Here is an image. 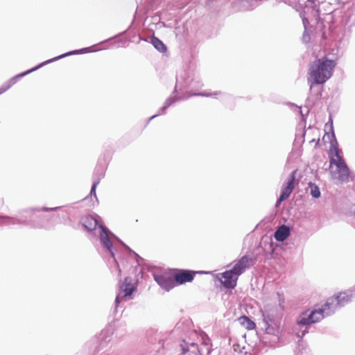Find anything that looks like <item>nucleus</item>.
Masks as SVG:
<instances>
[{
    "mask_svg": "<svg viewBox=\"0 0 355 355\" xmlns=\"http://www.w3.org/2000/svg\"><path fill=\"white\" fill-rule=\"evenodd\" d=\"M336 62L327 57L315 59L309 65L307 81L311 89L313 86L323 85L333 75Z\"/></svg>",
    "mask_w": 355,
    "mask_h": 355,
    "instance_id": "f257e3e1",
    "label": "nucleus"
},
{
    "mask_svg": "<svg viewBox=\"0 0 355 355\" xmlns=\"http://www.w3.org/2000/svg\"><path fill=\"white\" fill-rule=\"evenodd\" d=\"M329 159L331 177L340 182L348 181L349 170L344 159L340 155V150L336 140L331 141V144Z\"/></svg>",
    "mask_w": 355,
    "mask_h": 355,
    "instance_id": "f03ea898",
    "label": "nucleus"
},
{
    "mask_svg": "<svg viewBox=\"0 0 355 355\" xmlns=\"http://www.w3.org/2000/svg\"><path fill=\"white\" fill-rule=\"evenodd\" d=\"M331 314V311H329L327 307H325L324 304L321 309L313 311L307 310L302 313L297 319V323L298 325L308 326L320 321L325 315H329Z\"/></svg>",
    "mask_w": 355,
    "mask_h": 355,
    "instance_id": "7ed1b4c3",
    "label": "nucleus"
},
{
    "mask_svg": "<svg viewBox=\"0 0 355 355\" xmlns=\"http://www.w3.org/2000/svg\"><path fill=\"white\" fill-rule=\"evenodd\" d=\"M136 289L137 284L133 282L132 279L130 277H126L119 286V294L115 300L116 306H118L120 302L123 300L132 299V295Z\"/></svg>",
    "mask_w": 355,
    "mask_h": 355,
    "instance_id": "20e7f679",
    "label": "nucleus"
},
{
    "mask_svg": "<svg viewBox=\"0 0 355 355\" xmlns=\"http://www.w3.org/2000/svg\"><path fill=\"white\" fill-rule=\"evenodd\" d=\"M352 297V295L347 292H340L338 295L329 297L325 303V307H327L333 313L335 310L340 306L348 304Z\"/></svg>",
    "mask_w": 355,
    "mask_h": 355,
    "instance_id": "39448f33",
    "label": "nucleus"
},
{
    "mask_svg": "<svg viewBox=\"0 0 355 355\" xmlns=\"http://www.w3.org/2000/svg\"><path fill=\"white\" fill-rule=\"evenodd\" d=\"M296 173L297 170L293 171L288 181L283 185L280 196L276 202V207H278L282 202L286 200L291 196L295 186L298 184V181L295 178Z\"/></svg>",
    "mask_w": 355,
    "mask_h": 355,
    "instance_id": "423d86ee",
    "label": "nucleus"
},
{
    "mask_svg": "<svg viewBox=\"0 0 355 355\" xmlns=\"http://www.w3.org/2000/svg\"><path fill=\"white\" fill-rule=\"evenodd\" d=\"M154 279L155 282L166 291H169L176 286L172 269L160 275H155Z\"/></svg>",
    "mask_w": 355,
    "mask_h": 355,
    "instance_id": "0eeeda50",
    "label": "nucleus"
},
{
    "mask_svg": "<svg viewBox=\"0 0 355 355\" xmlns=\"http://www.w3.org/2000/svg\"><path fill=\"white\" fill-rule=\"evenodd\" d=\"M172 270L176 285H182L188 282H191L193 280L196 274L200 272L198 271L189 270Z\"/></svg>",
    "mask_w": 355,
    "mask_h": 355,
    "instance_id": "6e6552de",
    "label": "nucleus"
},
{
    "mask_svg": "<svg viewBox=\"0 0 355 355\" xmlns=\"http://www.w3.org/2000/svg\"><path fill=\"white\" fill-rule=\"evenodd\" d=\"M239 275L232 270H226L224 272L218 274V278L226 288H234L237 284Z\"/></svg>",
    "mask_w": 355,
    "mask_h": 355,
    "instance_id": "1a4fd4ad",
    "label": "nucleus"
},
{
    "mask_svg": "<svg viewBox=\"0 0 355 355\" xmlns=\"http://www.w3.org/2000/svg\"><path fill=\"white\" fill-rule=\"evenodd\" d=\"M254 264L253 259L248 256H243L233 266L232 270L240 276L245 270Z\"/></svg>",
    "mask_w": 355,
    "mask_h": 355,
    "instance_id": "9d476101",
    "label": "nucleus"
},
{
    "mask_svg": "<svg viewBox=\"0 0 355 355\" xmlns=\"http://www.w3.org/2000/svg\"><path fill=\"white\" fill-rule=\"evenodd\" d=\"M81 223L86 230L92 232L95 230L98 225L96 218L92 215H87L81 218Z\"/></svg>",
    "mask_w": 355,
    "mask_h": 355,
    "instance_id": "9b49d317",
    "label": "nucleus"
},
{
    "mask_svg": "<svg viewBox=\"0 0 355 355\" xmlns=\"http://www.w3.org/2000/svg\"><path fill=\"white\" fill-rule=\"evenodd\" d=\"M101 228L100 240L102 245L111 253L114 257V253L112 252V243L108 236L107 229L103 225H99Z\"/></svg>",
    "mask_w": 355,
    "mask_h": 355,
    "instance_id": "f8f14e48",
    "label": "nucleus"
},
{
    "mask_svg": "<svg viewBox=\"0 0 355 355\" xmlns=\"http://www.w3.org/2000/svg\"><path fill=\"white\" fill-rule=\"evenodd\" d=\"M290 228L285 225H282L277 229L275 232L274 237L276 241L282 242L290 236Z\"/></svg>",
    "mask_w": 355,
    "mask_h": 355,
    "instance_id": "ddd939ff",
    "label": "nucleus"
},
{
    "mask_svg": "<svg viewBox=\"0 0 355 355\" xmlns=\"http://www.w3.org/2000/svg\"><path fill=\"white\" fill-rule=\"evenodd\" d=\"M28 72L29 71H26L21 74H18V75L15 76V77H13L12 78L10 79L8 81H7L5 84H3L0 87V94L4 93L7 90H8L12 86H13L17 83V78L28 74Z\"/></svg>",
    "mask_w": 355,
    "mask_h": 355,
    "instance_id": "4468645a",
    "label": "nucleus"
},
{
    "mask_svg": "<svg viewBox=\"0 0 355 355\" xmlns=\"http://www.w3.org/2000/svg\"><path fill=\"white\" fill-rule=\"evenodd\" d=\"M238 320L241 326L245 329L252 330L256 327L255 323L245 315L240 317Z\"/></svg>",
    "mask_w": 355,
    "mask_h": 355,
    "instance_id": "2eb2a0df",
    "label": "nucleus"
},
{
    "mask_svg": "<svg viewBox=\"0 0 355 355\" xmlns=\"http://www.w3.org/2000/svg\"><path fill=\"white\" fill-rule=\"evenodd\" d=\"M151 43L154 46V47L157 49L160 52H166V46L164 45V44L157 37H152L151 38Z\"/></svg>",
    "mask_w": 355,
    "mask_h": 355,
    "instance_id": "dca6fc26",
    "label": "nucleus"
},
{
    "mask_svg": "<svg viewBox=\"0 0 355 355\" xmlns=\"http://www.w3.org/2000/svg\"><path fill=\"white\" fill-rule=\"evenodd\" d=\"M309 187L310 188V193H311V195L313 197V198H319L320 196V189L319 187L315 185V184L312 183V182H309Z\"/></svg>",
    "mask_w": 355,
    "mask_h": 355,
    "instance_id": "f3484780",
    "label": "nucleus"
},
{
    "mask_svg": "<svg viewBox=\"0 0 355 355\" xmlns=\"http://www.w3.org/2000/svg\"><path fill=\"white\" fill-rule=\"evenodd\" d=\"M98 182H95L93 184L92 189H91V195H94L96 196V189L97 187Z\"/></svg>",
    "mask_w": 355,
    "mask_h": 355,
    "instance_id": "a211bd4d",
    "label": "nucleus"
},
{
    "mask_svg": "<svg viewBox=\"0 0 355 355\" xmlns=\"http://www.w3.org/2000/svg\"><path fill=\"white\" fill-rule=\"evenodd\" d=\"M76 53V51L69 52V53H65V54H64V55H60V56L58 57V58H63V57H64V56H66V55H71V54H74V53Z\"/></svg>",
    "mask_w": 355,
    "mask_h": 355,
    "instance_id": "6ab92c4d",
    "label": "nucleus"
},
{
    "mask_svg": "<svg viewBox=\"0 0 355 355\" xmlns=\"http://www.w3.org/2000/svg\"><path fill=\"white\" fill-rule=\"evenodd\" d=\"M35 69H37V67H35V69H31V70H28V71H29L28 73H30V72H31V71H34Z\"/></svg>",
    "mask_w": 355,
    "mask_h": 355,
    "instance_id": "aec40b11",
    "label": "nucleus"
},
{
    "mask_svg": "<svg viewBox=\"0 0 355 355\" xmlns=\"http://www.w3.org/2000/svg\"><path fill=\"white\" fill-rule=\"evenodd\" d=\"M306 331H304L302 332V336H303L305 334Z\"/></svg>",
    "mask_w": 355,
    "mask_h": 355,
    "instance_id": "412c9836",
    "label": "nucleus"
},
{
    "mask_svg": "<svg viewBox=\"0 0 355 355\" xmlns=\"http://www.w3.org/2000/svg\"><path fill=\"white\" fill-rule=\"evenodd\" d=\"M3 205V201L0 200V206Z\"/></svg>",
    "mask_w": 355,
    "mask_h": 355,
    "instance_id": "4be33fe9",
    "label": "nucleus"
},
{
    "mask_svg": "<svg viewBox=\"0 0 355 355\" xmlns=\"http://www.w3.org/2000/svg\"><path fill=\"white\" fill-rule=\"evenodd\" d=\"M354 211H355V208H354Z\"/></svg>",
    "mask_w": 355,
    "mask_h": 355,
    "instance_id": "5701e85b",
    "label": "nucleus"
}]
</instances>
